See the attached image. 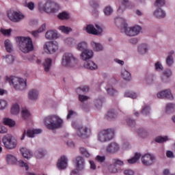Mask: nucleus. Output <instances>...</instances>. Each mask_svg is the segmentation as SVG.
Here are the masks:
<instances>
[{
    "label": "nucleus",
    "mask_w": 175,
    "mask_h": 175,
    "mask_svg": "<svg viewBox=\"0 0 175 175\" xmlns=\"http://www.w3.org/2000/svg\"><path fill=\"white\" fill-rule=\"evenodd\" d=\"M125 35L127 36H136L140 33L142 31V27L140 26H134L132 27H128V25H124L123 29H122Z\"/></svg>",
    "instance_id": "obj_8"
},
{
    "label": "nucleus",
    "mask_w": 175,
    "mask_h": 175,
    "mask_svg": "<svg viewBox=\"0 0 175 175\" xmlns=\"http://www.w3.org/2000/svg\"><path fill=\"white\" fill-rule=\"evenodd\" d=\"M84 165H85L84 158L82 157H77L75 160L76 169H77V170H84Z\"/></svg>",
    "instance_id": "obj_19"
},
{
    "label": "nucleus",
    "mask_w": 175,
    "mask_h": 175,
    "mask_svg": "<svg viewBox=\"0 0 175 175\" xmlns=\"http://www.w3.org/2000/svg\"><path fill=\"white\" fill-rule=\"evenodd\" d=\"M87 47H88V44L86 42H81L77 45V49L79 51H84V50H87Z\"/></svg>",
    "instance_id": "obj_44"
},
{
    "label": "nucleus",
    "mask_w": 175,
    "mask_h": 175,
    "mask_svg": "<svg viewBox=\"0 0 175 175\" xmlns=\"http://www.w3.org/2000/svg\"><path fill=\"white\" fill-rule=\"evenodd\" d=\"M6 81H8L10 84H12L14 88L17 91H25V90H27V79L16 77H6Z\"/></svg>",
    "instance_id": "obj_3"
},
{
    "label": "nucleus",
    "mask_w": 175,
    "mask_h": 175,
    "mask_svg": "<svg viewBox=\"0 0 175 175\" xmlns=\"http://www.w3.org/2000/svg\"><path fill=\"white\" fill-rule=\"evenodd\" d=\"M154 16L157 18H165L166 16V12L162 8H157L154 12Z\"/></svg>",
    "instance_id": "obj_25"
},
{
    "label": "nucleus",
    "mask_w": 175,
    "mask_h": 175,
    "mask_svg": "<svg viewBox=\"0 0 175 175\" xmlns=\"http://www.w3.org/2000/svg\"><path fill=\"white\" fill-rule=\"evenodd\" d=\"M155 70L157 72H161V70H163V66H162V64L160 63V62H157L154 64Z\"/></svg>",
    "instance_id": "obj_57"
},
{
    "label": "nucleus",
    "mask_w": 175,
    "mask_h": 175,
    "mask_svg": "<svg viewBox=\"0 0 175 175\" xmlns=\"http://www.w3.org/2000/svg\"><path fill=\"white\" fill-rule=\"evenodd\" d=\"M79 151L81 154L86 157V158H90V157H91V154H90V152L88 151V150H87V148L84 147H80Z\"/></svg>",
    "instance_id": "obj_46"
},
{
    "label": "nucleus",
    "mask_w": 175,
    "mask_h": 175,
    "mask_svg": "<svg viewBox=\"0 0 175 175\" xmlns=\"http://www.w3.org/2000/svg\"><path fill=\"white\" fill-rule=\"evenodd\" d=\"M34 155L37 159H42V158H44L45 155L44 150L38 149L35 152Z\"/></svg>",
    "instance_id": "obj_40"
},
{
    "label": "nucleus",
    "mask_w": 175,
    "mask_h": 175,
    "mask_svg": "<svg viewBox=\"0 0 175 175\" xmlns=\"http://www.w3.org/2000/svg\"><path fill=\"white\" fill-rule=\"evenodd\" d=\"M76 91L77 94L82 95V94H87L90 91V88L88 86H81Z\"/></svg>",
    "instance_id": "obj_35"
},
{
    "label": "nucleus",
    "mask_w": 175,
    "mask_h": 175,
    "mask_svg": "<svg viewBox=\"0 0 175 175\" xmlns=\"http://www.w3.org/2000/svg\"><path fill=\"white\" fill-rule=\"evenodd\" d=\"M11 113L12 114L16 115L20 113V106L18 104H14L12 105L11 108Z\"/></svg>",
    "instance_id": "obj_45"
},
{
    "label": "nucleus",
    "mask_w": 175,
    "mask_h": 175,
    "mask_svg": "<svg viewBox=\"0 0 175 175\" xmlns=\"http://www.w3.org/2000/svg\"><path fill=\"white\" fill-rule=\"evenodd\" d=\"M124 174L125 175H133L135 174V171L131 169H126L124 170Z\"/></svg>",
    "instance_id": "obj_64"
},
{
    "label": "nucleus",
    "mask_w": 175,
    "mask_h": 175,
    "mask_svg": "<svg viewBox=\"0 0 175 175\" xmlns=\"http://www.w3.org/2000/svg\"><path fill=\"white\" fill-rule=\"evenodd\" d=\"M3 124L4 125H8L10 128H13L14 125H16V122L9 118H5L3 119Z\"/></svg>",
    "instance_id": "obj_38"
},
{
    "label": "nucleus",
    "mask_w": 175,
    "mask_h": 175,
    "mask_svg": "<svg viewBox=\"0 0 175 175\" xmlns=\"http://www.w3.org/2000/svg\"><path fill=\"white\" fill-rule=\"evenodd\" d=\"M16 42L19 44L20 49L23 53H30L33 50V44L32 40L29 37H16Z\"/></svg>",
    "instance_id": "obj_2"
},
{
    "label": "nucleus",
    "mask_w": 175,
    "mask_h": 175,
    "mask_svg": "<svg viewBox=\"0 0 175 175\" xmlns=\"http://www.w3.org/2000/svg\"><path fill=\"white\" fill-rule=\"evenodd\" d=\"M4 46L8 53H12V51H13V45L12 44L10 40H5L4 42Z\"/></svg>",
    "instance_id": "obj_36"
},
{
    "label": "nucleus",
    "mask_w": 175,
    "mask_h": 175,
    "mask_svg": "<svg viewBox=\"0 0 175 175\" xmlns=\"http://www.w3.org/2000/svg\"><path fill=\"white\" fill-rule=\"evenodd\" d=\"M45 38L49 40H51V39H57V38H58V33L56 31L49 30L46 32Z\"/></svg>",
    "instance_id": "obj_22"
},
{
    "label": "nucleus",
    "mask_w": 175,
    "mask_h": 175,
    "mask_svg": "<svg viewBox=\"0 0 175 175\" xmlns=\"http://www.w3.org/2000/svg\"><path fill=\"white\" fill-rule=\"evenodd\" d=\"M2 142L7 150H14V148L17 147V140L13 138L12 135L8 134L5 135L2 139Z\"/></svg>",
    "instance_id": "obj_7"
},
{
    "label": "nucleus",
    "mask_w": 175,
    "mask_h": 175,
    "mask_svg": "<svg viewBox=\"0 0 175 175\" xmlns=\"http://www.w3.org/2000/svg\"><path fill=\"white\" fill-rule=\"evenodd\" d=\"M79 95V100L80 102H87L88 99H90L89 96H84L83 94H78Z\"/></svg>",
    "instance_id": "obj_62"
},
{
    "label": "nucleus",
    "mask_w": 175,
    "mask_h": 175,
    "mask_svg": "<svg viewBox=\"0 0 175 175\" xmlns=\"http://www.w3.org/2000/svg\"><path fill=\"white\" fill-rule=\"evenodd\" d=\"M44 122L45 126L49 131L61 129L64 125V120L56 115H50L44 118Z\"/></svg>",
    "instance_id": "obj_1"
},
{
    "label": "nucleus",
    "mask_w": 175,
    "mask_h": 175,
    "mask_svg": "<svg viewBox=\"0 0 175 175\" xmlns=\"http://www.w3.org/2000/svg\"><path fill=\"white\" fill-rule=\"evenodd\" d=\"M77 64V58L75 57L72 53H65L62 57V65L63 66H67L68 68H72Z\"/></svg>",
    "instance_id": "obj_6"
},
{
    "label": "nucleus",
    "mask_w": 175,
    "mask_h": 175,
    "mask_svg": "<svg viewBox=\"0 0 175 175\" xmlns=\"http://www.w3.org/2000/svg\"><path fill=\"white\" fill-rule=\"evenodd\" d=\"M115 23L118 27H121V25L122 26L121 28L122 32H124V30H122L124 29V27H125V25H128V24L125 23V19L121 17L116 18Z\"/></svg>",
    "instance_id": "obj_26"
},
{
    "label": "nucleus",
    "mask_w": 175,
    "mask_h": 175,
    "mask_svg": "<svg viewBox=\"0 0 175 175\" xmlns=\"http://www.w3.org/2000/svg\"><path fill=\"white\" fill-rule=\"evenodd\" d=\"M57 17L60 20H68L69 18V14L66 12H62L57 15Z\"/></svg>",
    "instance_id": "obj_51"
},
{
    "label": "nucleus",
    "mask_w": 175,
    "mask_h": 175,
    "mask_svg": "<svg viewBox=\"0 0 175 175\" xmlns=\"http://www.w3.org/2000/svg\"><path fill=\"white\" fill-rule=\"evenodd\" d=\"M21 116L23 120H28L31 117V113L27 108H23L21 111Z\"/></svg>",
    "instance_id": "obj_37"
},
{
    "label": "nucleus",
    "mask_w": 175,
    "mask_h": 175,
    "mask_svg": "<svg viewBox=\"0 0 175 175\" xmlns=\"http://www.w3.org/2000/svg\"><path fill=\"white\" fill-rule=\"evenodd\" d=\"M77 135L81 139H87L91 135V129L84 126H79L77 129Z\"/></svg>",
    "instance_id": "obj_9"
},
{
    "label": "nucleus",
    "mask_w": 175,
    "mask_h": 175,
    "mask_svg": "<svg viewBox=\"0 0 175 175\" xmlns=\"http://www.w3.org/2000/svg\"><path fill=\"white\" fill-rule=\"evenodd\" d=\"M104 13L105 16H110V14L113 13V9L111 8V7L108 6L104 10Z\"/></svg>",
    "instance_id": "obj_60"
},
{
    "label": "nucleus",
    "mask_w": 175,
    "mask_h": 175,
    "mask_svg": "<svg viewBox=\"0 0 175 175\" xmlns=\"http://www.w3.org/2000/svg\"><path fill=\"white\" fill-rule=\"evenodd\" d=\"M128 3H129V0H122V5L119 7L118 12H119V13H123L124 10H125V7L128 5Z\"/></svg>",
    "instance_id": "obj_48"
},
{
    "label": "nucleus",
    "mask_w": 175,
    "mask_h": 175,
    "mask_svg": "<svg viewBox=\"0 0 175 175\" xmlns=\"http://www.w3.org/2000/svg\"><path fill=\"white\" fill-rule=\"evenodd\" d=\"M167 140H169V137L167 136H158L155 138L154 142H156V143L162 144L167 142Z\"/></svg>",
    "instance_id": "obj_43"
},
{
    "label": "nucleus",
    "mask_w": 175,
    "mask_h": 175,
    "mask_svg": "<svg viewBox=\"0 0 175 175\" xmlns=\"http://www.w3.org/2000/svg\"><path fill=\"white\" fill-rule=\"evenodd\" d=\"M6 161L10 165H13L17 162V158L12 154L6 155Z\"/></svg>",
    "instance_id": "obj_31"
},
{
    "label": "nucleus",
    "mask_w": 175,
    "mask_h": 175,
    "mask_svg": "<svg viewBox=\"0 0 175 175\" xmlns=\"http://www.w3.org/2000/svg\"><path fill=\"white\" fill-rule=\"evenodd\" d=\"M94 57V51L90 49H85L81 54V58L83 61H90Z\"/></svg>",
    "instance_id": "obj_16"
},
{
    "label": "nucleus",
    "mask_w": 175,
    "mask_h": 175,
    "mask_svg": "<svg viewBox=\"0 0 175 175\" xmlns=\"http://www.w3.org/2000/svg\"><path fill=\"white\" fill-rule=\"evenodd\" d=\"M113 137L114 129H104L98 134V140L100 142V143L110 142V140H113Z\"/></svg>",
    "instance_id": "obj_5"
},
{
    "label": "nucleus",
    "mask_w": 175,
    "mask_h": 175,
    "mask_svg": "<svg viewBox=\"0 0 175 175\" xmlns=\"http://www.w3.org/2000/svg\"><path fill=\"white\" fill-rule=\"evenodd\" d=\"M103 97H100L94 100V106L96 109H100L102 107V105L103 104Z\"/></svg>",
    "instance_id": "obj_41"
},
{
    "label": "nucleus",
    "mask_w": 175,
    "mask_h": 175,
    "mask_svg": "<svg viewBox=\"0 0 175 175\" xmlns=\"http://www.w3.org/2000/svg\"><path fill=\"white\" fill-rule=\"evenodd\" d=\"M122 77L126 81H131V80H132V75L126 70H123L122 71Z\"/></svg>",
    "instance_id": "obj_33"
},
{
    "label": "nucleus",
    "mask_w": 175,
    "mask_h": 175,
    "mask_svg": "<svg viewBox=\"0 0 175 175\" xmlns=\"http://www.w3.org/2000/svg\"><path fill=\"white\" fill-rule=\"evenodd\" d=\"M21 152L24 158L26 159H30V158L32 157V152L31 150L27 149L26 148H21Z\"/></svg>",
    "instance_id": "obj_27"
},
{
    "label": "nucleus",
    "mask_w": 175,
    "mask_h": 175,
    "mask_svg": "<svg viewBox=\"0 0 175 175\" xmlns=\"http://www.w3.org/2000/svg\"><path fill=\"white\" fill-rule=\"evenodd\" d=\"M148 52V47L147 44H142L138 46V53L142 55H144Z\"/></svg>",
    "instance_id": "obj_34"
},
{
    "label": "nucleus",
    "mask_w": 175,
    "mask_h": 175,
    "mask_svg": "<svg viewBox=\"0 0 175 175\" xmlns=\"http://www.w3.org/2000/svg\"><path fill=\"white\" fill-rule=\"evenodd\" d=\"M57 166L60 170H64L66 169L68 166V159L65 156L61 157L60 159L58 161Z\"/></svg>",
    "instance_id": "obj_17"
},
{
    "label": "nucleus",
    "mask_w": 175,
    "mask_h": 175,
    "mask_svg": "<svg viewBox=\"0 0 175 175\" xmlns=\"http://www.w3.org/2000/svg\"><path fill=\"white\" fill-rule=\"evenodd\" d=\"M59 31H62V32H63L64 33H66V35H68L69 32H72V28L69 27H66L64 25L59 27Z\"/></svg>",
    "instance_id": "obj_49"
},
{
    "label": "nucleus",
    "mask_w": 175,
    "mask_h": 175,
    "mask_svg": "<svg viewBox=\"0 0 175 175\" xmlns=\"http://www.w3.org/2000/svg\"><path fill=\"white\" fill-rule=\"evenodd\" d=\"M0 32H1V33L4 35V36H6V35L9 36L10 35V33H12V29H1Z\"/></svg>",
    "instance_id": "obj_63"
},
{
    "label": "nucleus",
    "mask_w": 175,
    "mask_h": 175,
    "mask_svg": "<svg viewBox=\"0 0 175 175\" xmlns=\"http://www.w3.org/2000/svg\"><path fill=\"white\" fill-rule=\"evenodd\" d=\"M150 111H151V109L150 108V106L145 105L144 107H142L141 113L144 116H149Z\"/></svg>",
    "instance_id": "obj_47"
},
{
    "label": "nucleus",
    "mask_w": 175,
    "mask_h": 175,
    "mask_svg": "<svg viewBox=\"0 0 175 175\" xmlns=\"http://www.w3.org/2000/svg\"><path fill=\"white\" fill-rule=\"evenodd\" d=\"M146 80L148 84H151L154 80V77L151 74L147 75L146 76Z\"/></svg>",
    "instance_id": "obj_61"
},
{
    "label": "nucleus",
    "mask_w": 175,
    "mask_h": 175,
    "mask_svg": "<svg viewBox=\"0 0 175 175\" xmlns=\"http://www.w3.org/2000/svg\"><path fill=\"white\" fill-rule=\"evenodd\" d=\"M174 54V51H171L168 53V55L165 59V62L167 66H172L174 64V59L173 58V55Z\"/></svg>",
    "instance_id": "obj_21"
},
{
    "label": "nucleus",
    "mask_w": 175,
    "mask_h": 175,
    "mask_svg": "<svg viewBox=\"0 0 175 175\" xmlns=\"http://www.w3.org/2000/svg\"><path fill=\"white\" fill-rule=\"evenodd\" d=\"M157 98L159 99H170L172 100L173 99V95L172 94V92L170 90H165L161 92H159L157 94Z\"/></svg>",
    "instance_id": "obj_15"
},
{
    "label": "nucleus",
    "mask_w": 175,
    "mask_h": 175,
    "mask_svg": "<svg viewBox=\"0 0 175 175\" xmlns=\"http://www.w3.org/2000/svg\"><path fill=\"white\" fill-rule=\"evenodd\" d=\"M28 96L30 100H36L39 98V92L37 90L32 89L29 92Z\"/></svg>",
    "instance_id": "obj_24"
},
{
    "label": "nucleus",
    "mask_w": 175,
    "mask_h": 175,
    "mask_svg": "<svg viewBox=\"0 0 175 175\" xmlns=\"http://www.w3.org/2000/svg\"><path fill=\"white\" fill-rule=\"evenodd\" d=\"M112 163L113 165H118V166H124V161H121L120 159H113L112 160Z\"/></svg>",
    "instance_id": "obj_56"
},
{
    "label": "nucleus",
    "mask_w": 175,
    "mask_h": 175,
    "mask_svg": "<svg viewBox=\"0 0 175 175\" xmlns=\"http://www.w3.org/2000/svg\"><path fill=\"white\" fill-rule=\"evenodd\" d=\"M85 31L90 35H98V30L95 29L93 25H88L85 27Z\"/></svg>",
    "instance_id": "obj_30"
},
{
    "label": "nucleus",
    "mask_w": 175,
    "mask_h": 175,
    "mask_svg": "<svg viewBox=\"0 0 175 175\" xmlns=\"http://www.w3.org/2000/svg\"><path fill=\"white\" fill-rule=\"evenodd\" d=\"M84 67L86 69H90V70H96L98 69V65L92 61H88L84 64Z\"/></svg>",
    "instance_id": "obj_28"
},
{
    "label": "nucleus",
    "mask_w": 175,
    "mask_h": 175,
    "mask_svg": "<svg viewBox=\"0 0 175 175\" xmlns=\"http://www.w3.org/2000/svg\"><path fill=\"white\" fill-rule=\"evenodd\" d=\"M165 0H156L154 3V6L157 8H161L162 6H165Z\"/></svg>",
    "instance_id": "obj_54"
},
{
    "label": "nucleus",
    "mask_w": 175,
    "mask_h": 175,
    "mask_svg": "<svg viewBox=\"0 0 175 175\" xmlns=\"http://www.w3.org/2000/svg\"><path fill=\"white\" fill-rule=\"evenodd\" d=\"M120 150V145L116 142H111L106 148L108 154H116Z\"/></svg>",
    "instance_id": "obj_14"
},
{
    "label": "nucleus",
    "mask_w": 175,
    "mask_h": 175,
    "mask_svg": "<svg viewBox=\"0 0 175 175\" xmlns=\"http://www.w3.org/2000/svg\"><path fill=\"white\" fill-rule=\"evenodd\" d=\"M155 156L154 154H151L150 153H146L143 155L141 158L142 162L144 166H151L154 165V162H155Z\"/></svg>",
    "instance_id": "obj_10"
},
{
    "label": "nucleus",
    "mask_w": 175,
    "mask_h": 175,
    "mask_svg": "<svg viewBox=\"0 0 175 175\" xmlns=\"http://www.w3.org/2000/svg\"><path fill=\"white\" fill-rule=\"evenodd\" d=\"M137 135L139 136V137H142V139H146V137H148V135L150 133H148V131L144 128H139L136 130Z\"/></svg>",
    "instance_id": "obj_20"
},
{
    "label": "nucleus",
    "mask_w": 175,
    "mask_h": 175,
    "mask_svg": "<svg viewBox=\"0 0 175 175\" xmlns=\"http://www.w3.org/2000/svg\"><path fill=\"white\" fill-rule=\"evenodd\" d=\"M25 6H26V8H28L29 10H33V9H35V3H33V2L32 1H30L29 3H25Z\"/></svg>",
    "instance_id": "obj_59"
},
{
    "label": "nucleus",
    "mask_w": 175,
    "mask_h": 175,
    "mask_svg": "<svg viewBox=\"0 0 175 175\" xmlns=\"http://www.w3.org/2000/svg\"><path fill=\"white\" fill-rule=\"evenodd\" d=\"M107 118L108 120H114V118H116L117 113H116V111H114V109L108 111L107 113Z\"/></svg>",
    "instance_id": "obj_42"
},
{
    "label": "nucleus",
    "mask_w": 175,
    "mask_h": 175,
    "mask_svg": "<svg viewBox=\"0 0 175 175\" xmlns=\"http://www.w3.org/2000/svg\"><path fill=\"white\" fill-rule=\"evenodd\" d=\"M8 18H10V20L14 23H18L24 18V15L21 12H10L8 13Z\"/></svg>",
    "instance_id": "obj_13"
},
{
    "label": "nucleus",
    "mask_w": 175,
    "mask_h": 175,
    "mask_svg": "<svg viewBox=\"0 0 175 175\" xmlns=\"http://www.w3.org/2000/svg\"><path fill=\"white\" fill-rule=\"evenodd\" d=\"M90 46H92V49H93L94 51H102L103 50V46L99 42L92 41Z\"/></svg>",
    "instance_id": "obj_29"
},
{
    "label": "nucleus",
    "mask_w": 175,
    "mask_h": 175,
    "mask_svg": "<svg viewBox=\"0 0 175 175\" xmlns=\"http://www.w3.org/2000/svg\"><path fill=\"white\" fill-rule=\"evenodd\" d=\"M51 64H53V60L51 59H45L44 62L42 64L44 70L45 72H50V70L51 69Z\"/></svg>",
    "instance_id": "obj_23"
},
{
    "label": "nucleus",
    "mask_w": 175,
    "mask_h": 175,
    "mask_svg": "<svg viewBox=\"0 0 175 175\" xmlns=\"http://www.w3.org/2000/svg\"><path fill=\"white\" fill-rule=\"evenodd\" d=\"M42 131L40 129H29L24 130L23 133L22 135V137H21V140H24L25 139V136H27V137H33L35 135H39V133H42Z\"/></svg>",
    "instance_id": "obj_11"
},
{
    "label": "nucleus",
    "mask_w": 175,
    "mask_h": 175,
    "mask_svg": "<svg viewBox=\"0 0 175 175\" xmlns=\"http://www.w3.org/2000/svg\"><path fill=\"white\" fill-rule=\"evenodd\" d=\"M58 47L57 45L53 43V42H47L44 45V50L47 54H53V53H55Z\"/></svg>",
    "instance_id": "obj_12"
},
{
    "label": "nucleus",
    "mask_w": 175,
    "mask_h": 175,
    "mask_svg": "<svg viewBox=\"0 0 175 175\" xmlns=\"http://www.w3.org/2000/svg\"><path fill=\"white\" fill-rule=\"evenodd\" d=\"M106 90L108 95H110V96H116L118 94V92L111 86L107 87Z\"/></svg>",
    "instance_id": "obj_39"
},
{
    "label": "nucleus",
    "mask_w": 175,
    "mask_h": 175,
    "mask_svg": "<svg viewBox=\"0 0 175 175\" xmlns=\"http://www.w3.org/2000/svg\"><path fill=\"white\" fill-rule=\"evenodd\" d=\"M141 157H142V154L139 152H136L135 156L133 158L127 160V162L130 165H133V163H136V162H137V161L140 159Z\"/></svg>",
    "instance_id": "obj_32"
},
{
    "label": "nucleus",
    "mask_w": 175,
    "mask_h": 175,
    "mask_svg": "<svg viewBox=\"0 0 175 175\" xmlns=\"http://www.w3.org/2000/svg\"><path fill=\"white\" fill-rule=\"evenodd\" d=\"M124 96L126 98H131V99H136L137 94L135 92H126L124 93Z\"/></svg>",
    "instance_id": "obj_52"
},
{
    "label": "nucleus",
    "mask_w": 175,
    "mask_h": 175,
    "mask_svg": "<svg viewBox=\"0 0 175 175\" xmlns=\"http://www.w3.org/2000/svg\"><path fill=\"white\" fill-rule=\"evenodd\" d=\"M3 58H5L6 62L8 64H13L14 61V57H13V55H7L5 56H3Z\"/></svg>",
    "instance_id": "obj_53"
},
{
    "label": "nucleus",
    "mask_w": 175,
    "mask_h": 175,
    "mask_svg": "<svg viewBox=\"0 0 175 175\" xmlns=\"http://www.w3.org/2000/svg\"><path fill=\"white\" fill-rule=\"evenodd\" d=\"M126 124L129 125L131 128H133L135 125H136V122L133 119L128 118L126 119Z\"/></svg>",
    "instance_id": "obj_58"
},
{
    "label": "nucleus",
    "mask_w": 175,
    "mask_h": 175,
    "mask_svg": "<svg viewBox=\"0 0 175 175\" xmlns=\"http://www.w3.org/2000/svg\"><path fill=\"white\" fill-rule=\"evenodd\" d=\"M38 8L39 10H42L46 13H55L59 9V5L51 0H47L44 5L42 2L38 3Z\"/></svg>",
    "instance_id": "obj_4"
},
{
    "label": "nucleus",
    "mask_w": 175,
    "mask_h": 175,
    "mask_svg": "<svg viewBox=\"0 0 175 175\" xmlns=\"http://www.w3.org/2000/svg\"><path fill=\"white\" fill-rule=\"evenodd\" d=\"M172 72L171 69L165 70L161 75V79L163 83H167L169 79L172 77Z\"/></svg>",
    "instance_id": "obj_18"
},
{
    "label": "nucleus",
    "mask_w": 175,
    "mask_h": 175,
    "mask_svg": "<svg viewBox=\"0 0 175 175\" xmlns=\"http://www.w3.org/2000/svg\"><path fill=\"white\" fill-rule=\"evenodd\" d=\"M120 170L117 168V166L114 164L110 165L109 166V172L110 173H118Z\"/></svg>",
    "instance_id": "obj_55"
},
{
    "label": "nucleus",
    "mask_w": 175,
    "mask_h": 175,
    "mask_svg": "<svg viewBox=\"0 0 175 175\" xmlns=\"http://www.w3.org/2000/svg\"><path fill=\"white\" fill-rule=\"evenodd\" d=\"M175 105L173 103H168L166 106V113L170 114V113H173L174 111Z\"/></svg>",
    "instance_id": "obj_50"
}]
</instances>
